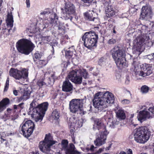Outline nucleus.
<instances>
[{
    "instance_id": "nucleus-1",
    "label": "nucleus",
    "mask_w": 154,
    "mask_h": 154,
    "mask_svg": "<svg viewBox=\"0 0 154 154\" xmlns=\"http://www.w3.org/2000/svg\"><path fill=\"white\" fill-rule=\"evenodd\" d=\"M100 94V92H98L95 94L93 100V105L100 111H104V109L113 103L114 97L112 93L108 91L102 95Z\"/></svg>"
},
{
    "instance_id": "nucleus-2",
    "label": "nucleus",
    "mask_w": 154,
    "mask_h": 154,
    "mask_svg": "<svg viewBox=\"0 0 154 154\" xmlns=\"http://www.w3.org/2000/svg\"><path fill=\"white\" fill-rule=\"evenodd\" d=\"M147 27L145 25H143L142 24L136 25L134 28V29L136 30L133 32L134 35H135L137 32L138 35L137 38L134 41V44L135 46L138 48H140L142 46L146 45L148 46H152L153 44V42L150 38L149 36L147 34L140 35L143 32V31L145 30Z\"/></svg>"
},
{
    "instance_id": "nucleus-3",
    "label": "nucleus",
    "mask_w": 154,
    "mask_h": 154,
    "mask_svg": "<svg viewBox=\"0 0 154 154\" xmlns=\"http://www.w3.org/2000/svg\"><path fill=\"white\" fill-rule=\"evenodd\" d=\"M34 104L33 101L30 104L29 114L31 115L32 117L34 119L36 122H41L43 119L44 115L48 109V103L47 102L43 103L33 108V105Z\"/></svg>"
},
{
    "instance_id": "nucleus-4",
    "label": "nucleus",
    "mask_w": 154,
    "mask_h": 154,
    "mask_svg": "<svg viewBox=\"0 0 154 154\" xmlns=\"http://www.w3.org/2000/svg\"><path fill=\"white\" fill-rule=\"evenodd\" d=\"M139 64L136 59L134 60L131 69V71L136 76L144 77L152 73V68L149 64H145L140 66L139 68Z\"/></svg>"
},
{
    "instance_id": "nucleus-5",
    "label": "nucleus",
    "mask_w": 154,
    "mask_h": 154,
    "mask_svg": "<svg viewBox=\"0 0 154 154\" xmlns=\"http://www.w3.org/2000/svg\"><path fill=\"white\" fill-rule=\"evenodd\" d=\"M111 53L118 67L122 69L128 66L125 58V53L119 47H115L111 50Z\"/></svg>"
},
{
    "instance_id": "nucleus-6",
    "label": "nucleus",
    "mask_w": 154,
    "mask_h": 154,
    "mask_svg": "<svg viewBox=\"0 0 154 154\" xmlns=\"http://www.w3.org/2000/svg\"><path fill=\"white\" fill-rule=\"evenodd\" d=\"M134 135V140L137 143L144 144L149 139L151 132L146 126H142L135 129Z\"/></svg>"
},
{
    "instance_id": "nucleus-7",
    "label": "nucleus",
    "mask_w": 154,
    "mask_h": 154,
    "mask_svg": "<svg viewBox=\"0 0 154 154\" xmlns=\"http://www.w3.org/2000/svg\"><path fill=\"white\" fill-rule=\"evenodd\" d=\"M35 45L30 41L25 39L19 40L16 43L18 51L25 55H28L35 47Z\"/></svg>"
},
{
    "instance_id": "nucleus-8",
    "label": "nucleus",
    "mask_w": 154,
    "mask_h": 154,
    "mask_svg": "<svg viewBox=\"0 0 154 154\" xmlns=\"http://www.w3.org/2000/svg\"><path fill=\"white\" fill-rule=\"evenodd\" d=\"M98 36L94 32H85L82 37L84 46L88 49L96 47Z\"/></svg>"
},
{
    "instance_id": "nucleus-9",
    "label": "nucleus",
    "mask_w": 154,
    "mask_h": 154,
    "mask_svg": "<svg viewBox=\"0 0 154 154\" xmlns=\"http://www.w3.org/2000/svg\"><path fill=\"white\" fill-rule=\"evenodd\" d=\"M82 76L85 79L87 78L88 73L85 69H79L72 70L68 75V78L70 80L78 84L82 83Z\"/></svg>"
},
{
    "instance_id": "nucleus-10",
    "label": "nucleus",
    "mask_w": 154,
    "mask_h": 154,
    "mask_svg": "<svg viewBox=\"0 0 154 154\" xmlns=\"http://www.w3.org/2000/svg\"><path fill=\"white\" fill-rule=\"evenodd\" d=\"M86 99L85 98L82 99H73L69 102V107L70 111L73 113H78L80 114L84 115V112H83L82 108L83 104L86 102Z\"/></svg>"
},
{
    "instance_id": "nucleus-11",
    "label": "nucleus",
    "mask_w": 154,
    "mask_h": 154,
    "mask_svg": "<svg viewBox=\"0 0 154 154\" xmlns=\"http://www.w3.org/2000/svg\"><path fill=\"white\" fill-rule=\"evenodd\" d=\"M61 10L63 18L65 20L70 19L72 21V15L75 12V8L73 4L69 2H67L65 3L64 7L61 8Z\"/></svg>"
},
{
    "instance_id": "nucleus-12",
    "label": "nucleus",
    "mask_w": 154,
    "mask_h": 154,
    "mask_svg": "<svg viewBox=\"0 0 154 154\" xmlns=\"http://www.w3.org/2000/svg\"><path fill=\"white\" fill-rule=\"evenodd\" d=\"M22 126L20 133L24 137L28 138L32 133L35 127V125L31 120H28L21 125Z\"/></svg>"
},
{
    "instance_id": "nucleus-13",
    "label": "nucleus",
    "mask_w": 154,
    "mask_h": 154,
    "mask_svg": "<svg viewBox=\"0 0 154 154\" xmlns=\"http://www.w3.org/2000/svg\"><path fill=\"white\" fill-rule=\"evenodd\" d=\"M9 74L11 76L18 80L22 79H26L28 75V70L25 68L19 70L17 69L11 68L9 71Z\"/></svg>"
},
{
    "instance_id": "nucleus-14",
    "label": "nucleus",
    "mask_w": 154,
    "mask_h": 154,
    "mask_svg": "<svg viewBox=\"0 0 154 154\" xmlns=\"http://www.w3.org/2000/svg\"><path fill=\"white\" fill-rule=\"evenodd\" d=\"M6 25L2 26V32L6 35H9L10 30L13 26L14 22L13 18L11 12L8 13L6 19Z\"/></svg>"
},
{
    "instance_id": "nucleus-15",
    "label": "nucleus",
    "mask_w": 154,
    "mask_h": 154,
    "mask_svg": "<svg viewBox=\"0 0 154 154\" xmlns=\"http://www.w3.org/2000/svg\"><path fill=\"white\" fill-rule=\"evenodd\" d=\"M104 119L106 121L108 126L111 128H114L118 124L116 119H114L112 112L108 111L104 116Z\"/></svg>"
},
{
    "instance_id": "nucleus-16",
    "label": "nucleus",
    "mask_w": 154,
    "mask_h": 154,
    "mask_svg": "<svg viewBox=\"0 0 154 154\" xmlns=\"http://www.w3.org/2000/svg\"><path fill=\"white\" fill-rule=\"evenodd\" d=\"M107 131H102L99 134L94 141V144L96 146H100L106 143L107 136L109 134Z\"/></svg>"
},
{
    "instance_id": "nucleus-17",
    "label": "nucleus",
    "mask_w": 154,
    "mask_h": 154,
    "mask_svg": "<svg viewBox=\"0 0 154 154\" xmlns=\"http://www.w3.org/2000/svg\"><path fill=\"white\" fill-rule=\"evenodd\" d=\"M153 15L151 6L149 5L143 6L142 9L140 18L142 19L147 20L151 18Z\"/></svg>"
},
{
    "instance_id": "nucleus-18",
    "label": "nucleus",
    "mask_w": 154,
    "mask_h": 154,
    "mask_svg": "<svg viewBox=\"0 0 154 154\" xmlns=\"http://www.w3.org/2000/svg\"><path fill=\"white\" fill-rule=\"evenodd\" d=\"M103 4L105 7V12L107 17H110L115 14L116 10L112 6L110 5V3L104 1Z\"/></svg>"
},
{
    "instance_id": "nucleus-19",
    "label": "nucleus",
    "mask_w": 154,
    "mask_h": 154,
    "mask_svg": "<svg viewBox=\"0 0 154 154\" xmlns=\"http://www.w3.org/2000/svg\"><path fill=\"white\" fill-rule=\"evenodd\" d=\"M70 122L69 123V125L74 128H79L81 127L83 124V119H75L72 118L69 119Z\"/></svg>"
},
{
    "instance_id": "nucleus-20",
    "label": "nucleus",
    "mask_w": 154,
    "mask_h": 154,
    "mask_svg": "<svg viewBox=\"0 0 154 154\" xmlns=\"http://www.w3.org/2000/svg\"><path fill=\"white\" fill-rule=\"evenodd\" d=\"M93 128L94 130H100L101 132L102 131H107L105 125L100 119H96L95 120Z\"/></svg>"
},
{
    "instance_id": "nucleus-21",
    "label": "nucleus",
    "mask_w": 154,
    "mask_h": 154,
    "mask_svg": "<svg viewBox=\"0 0 154 154\" xmlns=\"http://www.w3.org/2000/svg\"><path fill=\"white\" fill-rule=\"evenodd\" d=\"M152 115L147 111L143 110L140 111L137 116L138 119L140 121H143L151 118Z\"/></svg>"
},
{
    "instance_id": "nucleus-22",
    "label": "nucleus",
    "mask_w": 154,
    "mask_h": 154,
    "mask_svg": "<svg viewBox=\"0 0 154 154\" xmlns=\"http://www.w3.org/2000/svg\"><path fill=\"white\" fill-rule=\"evenodd\" d=\"M62 87V90L64 91L70 92L72 90V85L69 80L66 79L63 82Z\"/></svg>"
},
{
    "instance_id": "nucleus-23",
    "label": "nucleus",
    "mask_w": 154,
    "mask_h": 154,
    "mask_svg": "<svg viewBox=\"0 0 154 154\" xmlns=\"http://www.w3.org/2000/svg\"><path fill=\"white\" fill-rule=\"evenodd\" d=\"M96 14L93 11H89L84 13L85 18L88 20L91 21H94V20L97 19V18L94 16Z\"/></svg>"
},
{
    "instance_id": "nucleus-24",
    "label": "nucleus",
    "mask_w": 154,
    "mask_h": 154,
    "mask_svg": "<svg viewBox=\"0 0 154 154\" xmlns=\"http://www.w3.org/2000/svg\"><path fill=\"white\" fill-rule=\"evenodd\" d=\"M66 154H80V152L75 149V146L73 144L70 145L69 148L66 149Z\"/></svg>"
},
{
    "instance_id": "nucleus-25",
    "label": "nucleus",
    "mask_w": 154,
    "mask_h": 154,
    "mask_svg": "<svg viewBox=\"0 0 154 154\" xmlns=\"http://www.w3.org/2000/svg\"><path fill=\"white\" fill-rule=\"evenodd\" d=\"M9 103V100L7 98L4 99L0 102V112L5 109Z\"/></svg>"
},
{
    "instance_id": "nucleus-26",
    "label": "nucleus",
    "mask_w": 154,
    "mask_h": 154,
    "mask_svg": "<svg viewBox=\"0 0 154 154\" xmlns=\"http://www.w3.org/2000/svg\"><path fill=\"white\" fill-rule=\"evenodd\" d=\"M117 117L119 119H124L125 118V115L124 110L121 108H119L116 112Z\"/></svg>"
},
{
    "instance_id": "nucleus-27",
    "label": "nucleus",
    "mask_w": 154,
    "mask_h": 154,
    "mask_svg": "<svg viewBox=\"0 0 154 154\" xmlns=\"http://www.w3.org/2000/svg\"><path fill=\"white\" fill-rule=\"evenodd\" d=\"M75 52V50L73 49V47L69 48L68 50L65 51V55L66 57L70 58Z\"/></svg>"
},
{
    "instance_id": "nucleus-28",
    "label": "nucleus",
    "mask_w": 154,
    "mask_h": 154,
    "mask_svg": "<svg viewBox=\"0 0 154 154\" xmlns=\"http://www.w3.org/2000/svg\"><path fill=\"white\" fill-rule=\"evenodd\" d=\"M68 144V141L66 140H63L61 143V147L62 150H64L65 151L66 149L69 148L67 147Z\"/></svg>"
},
{
    "instance_id": "nucleus-29",
    "label": "nucleus",
    "mask_w": 154,
    "mask_h": 154,
    "mask_svg": "<svg viewBox=\"0 0 154 154\" xmlns=\"http://www.w3.org/2000/svg\"><path fill=\"white\" fill-rule=\"evenodd\" d=\"M42 54L40 52L36 51L33 55V59L34 61H35L37 60H39L41 58Z\"/></svg>"
},
{
    "instance_id": "nucleus-30",
    "label": "nucleus",
    "mask_w": 154,
    "mask_h": 154,
    "mask_svg": "<svg viewBox=\"0 0 154 154\" xmlns=\"http://www.w3.org/2000/svg\"><path fill=\"white\" fill-rule=\"evenodd\" d=\"M55 74L52 73L50 74V76L48 78V84L50 85H52L54 84V82Z\"/></svg>"
},
{
    "instance_id": "nucleus-31",
    "label": "nucleus",
    "mask_w": 154,
    "mask_h": 154,
    "mask_svg": "<svg viewBox=\"0 0 154 154\" xmlns=\"http://www.w3.org/2000/svg\"><path fill=\"white\" fill-rule=\"evenodd\" d=\"M37 85L40 88H44L47 86V84L42 80H38L37 83Z\"/></svg>"
},
{
    "instance_id": "nucleus-32",
    "label": "nucleus",
    "mask_w": 154,
    "mask_h": 154,
    "mask_svg": "<svg viewBox=\"0 0 154 154\" xmlns=\"http://www.w3.org/2000/svg\"><path fill=\"white\" fill-rule=\"evenodd\" d=\"M52 116L55 119L57 120L59 119L60 117L59 113L57 110L55 109L53 111L52 113Z\"/></svg>"
},
{
    "instance_id": "nucleus-33",
    "label": "nucleus",
    "mask_w": 154,
    "mask_h": 154,
    "mask_svg": "<svg viewBox=\"0 0 154 154\" xmlns=\"http://www.w3.org/2000/svg\"><path fill=\"white\" fill-rule=\"evenodd\" d=\"M42 42H41V44L43 42L45 43H48V42H49L51 40V38L50 36H43L42 37Z\"/></svg>"
},
{
    "instance_id": "nucleus-34",
    "label": "nucleus",
    "mask_w": 154,
    "mask_h": 154,
    "mask_svg": "<svg viewBox=\"0 0 154 154\" xmlns=\"http://www.w3.org/2000/svg\"><path fill=\"white\" fill-rule=\"evenodd\" d=\"M149 90V87L146 85H144L141 88V91L143 94H146L147 93Z\"/></svg>"
},
{
    "instance_id": "nucleus-35",
    "label": "nucleus",
    "mask_w": 154,
    "mask_h": 154,
    "mask_svg": "<svg viewBox=\"0 0 154 154\" xmlns=\"http://www.w3.org/2000/svg\"><path fill=\"white\" fill-rule=\"evenodd\" d=\"M43 29L46 28L49 25V21L48 20L45 19L43 20Z\"/></svg>"
},
{
    "instance_id": "nucleus-36",
    "label": "nucleus",
    "mask_w": 154,
    "mask_h": 154,
    "mask_svg": "<svg viewBox=\"0 0 154 154\" xmlns=\"http://www.w3.org/2000/svg\"><path fill=\"white\" fill-rule=\"evenodd\" d=\"M51 13V10L49 9L45 10L40 13V15L43 16H46Z\"/></svg>"
},
{
    "instance_id": "nucleus-37",
    "label": "nucleus",
    "mask_w": 154,
    "mask_h": 154,
    "mask_svg": "<svg viewBox=\"0 0 154 154\" xmlns=\"http://www.w3.org/2000/svg\"><path fill=\"white\" fill-rule=\"evenodd\" d=\"M9 78H8L7 79L5 85L4 89V91H6L8 89L9 86Z\"/></svg>"
},
{
    "instance_id": "nucleus-38",
    "label": "nucleus",
    "mask_w": 154,
    "mask_h": 154,
    "mask_svg": "<svg viewBox=\"0 0 154 154\" xmlns=\"http://www.w3.org/2000/svg\"><path fill=\"white\" fill-rule=\"evenodd\" d=\"M147 56L148 59L154 62V53L147 55Z\"/></svg>"
},
{
    "instance_id": "nucleus-39",
    "label": "nucleus",
    "mask_w": 154,
    "mask_h": 154,
    "mask_svg": "<svg viewBox=\"0 0 154 154\" xmlns=\"http://www.w3.org/2000/svg\"><path fill=\"white\" fill-rule=\"evenodd\" d=\"M148 110L151 113L152 115L154 116V106L150 107L148 109Z\"/></svg>"
},
{
    "instance_id": "nucleus-40",
    "label": "nucleus",
    "mask_w": 154,
    "mask_h": 154,
    "mask_svg": "<svg viewBox=\"0 0 154 154\" xmlns=\"http://www.w3.org/2000/svg\"><path fill=\"white\" fill-rule=\"evenodd\" d=\"M22 97L24 101L26 100L29 98V96L27 94H24Z\"/></svg>"
},
{
    "instance_id": "nucleus-41",
    "label": "nucleus",
    "mask_w": 154,
    "mask_h": 154,
    "mask_svg": "<svg viewBox=\"0 0 154 154\" xmlns=\"http://www.w3.org/2000/svg\"><path fill=\"white\" fill-rule=\"evenodd\" d=\"M121 103L123 104H128L130 103V101L128 99H124L121 101Z\"/></svg>"
},
{
    "instance_id": "nucleus-42",
    "label": "nucleus",
    "mask_w": 154,
    "mask_h": 154,
    "mask_svg": "<svg viewBox=\"0 0 154 154\" xmlns=\"http://www.w3.org/2000/svg\"><path fill=\"white\" fill-rule=\"evenodd\" d=\"M116 42V40L115 39L112 38L110 39L108 41V43L109 44H113Z\"/></svg>"
},
{
    "instance_id": "nucleus-43",
    "label": "nucleus",
    "mask_w": 154,
    "mask_h": 154,
    "mask_svg": "<svg viewBox=\"0 0 154 154\" xmlns=\"http://www.w3.org/2000/svg\"><path fill=\"white\" fill-rule=\"evenodd\" d=\"M11 111V109L9 108L7 109V114H6V112L5 113V114L6 115V116L7 117H8L9 116V115H10V113Z\"/></svg>"
},
{
    "instance_id": "nucleus-44",
    "label": "nucleus",
    "mask_w": 154,
    "mask_h": 154,
    "mask_svg": "<svg viewBox=\"0 0 154 154\" xmlns=\"http://www.w3.org/2000/svg\"><path fill=\"white\" fill-rule=\"evenodd\" d=\"M25 2L26 5V8H29L30 7V0H26Z\"/></svg>"
},
{
    "instance_id": "nucleus-45",
    "label": "nucleus",
    "mask_w": 154,
    "mask_h": 154,
    "mask_svg": "<svg viewBox=\"0 0 154 154\" xmlns=\"http://www.w3.org/2000/svg\"><path fill=\"white\" fill-rule=\"evenodd\" d=\"M69 64H70V62L68 61L67 62H64L63 63V64L64 65V66L65 68H66L67 67V66H68Z\"/></svg>"
},
{
    "instance_id": "nucleus-46",
    "label": "nucleus",
    "mask_w": 154,
    "mask_h": 154,
    "mask_svg": "<svg viewBox=\"0 0 154 154\" xmlns=\"http://www.w3.org/2000/svg\"><path fill=\"white\" fill-rule=\"evenodd\" d=\"M85 3H91L94 0H81Z\"/></svg>"
},
{
    "instance_id": "nucleus-47",
    "label": "nucleus",
    "mask_w": 154,
    "mask_h": 154,
    "mask_svg": "<svg viewBox=\"0 0 154 154\" xmlns=\"http://www.w3.org/2000/svg\"><path fill=\"white\" fill-rule=\"evenodd\" d=\"M127 153V154H133L132 150L130 149H128Z\"/></svg>"
},
{
    "instance_id": "nucleus-48",
    "label": "nucleus",
    "mask_w": 154,
    "mask_h": 154,
    "mask_svg": "<svg viewBox=\"0 0 154 154\" xmlns=\"http://www.w3.org/2000/svg\"><path fill=\"white\" fill-rule=\"evenodd\" d=\"M72 19L71 21L73 22V23H74L76 21H77V20L78 19V17L77 16H75V17L74 18H73L72 17Z\"/></svg>"
},
{
    "instance_id": "nucleus-49",
    "label": "nucleus",
    "mask_w": 154,
    "mask_h": 154,
    "mask_svg": "<svg viewBox=\"0 0 154 154\" xmlns=\"http://www.w3.org/2000/svg\"><path fill=\"white\" fill-rule=\"evenodd\" d=\"M39 63L42 64V66H45L46 64L45 61L44 60H40Z\"/></svg>"
},
{
    "instance_id": "nucleus-50",
    "label": "nucleus",
    "mask_w": 154,
    "mask_h": 154,
    "mask_svg": "<svg viewBox=\"0 0 154 154\" xmlns=\"http://www.w3.org/2000/svg\"><path fill=\"white\" fill-rule=\"evenodd\" d=\"M24 101L23 100V98H22V96L21 97L19 98L17 100V102H20L21 101Z\"/></svg>"
},
{
    "instance_id": "nucleus-51",
    "label": "nucleus",
    "mask_w": 154,
    "mask_h": 154,
    "mask_svg": "<svg viewBox=\"0 0 154 154\" xmlns=\"http://www.w3.org/2000/svg\"><path fill=\"white\" fill-rule=\"evenodd\" d=\"M13 94L15 96H17L18 95V91L16 90L13 91Z\"/></svg>"
},
{
    "instance_id": "nucleus-52",
    "label": "nucleus",
    "mask_w": 154,
    "mask_h": 154,
    "mask_svg": "<svg viewBox=\"0 0 154 154\" xmlns=\"http://www.w3.org/2000/svg\"><path fill=\"white\" fill-rule=\"evenodd\" d=\"M23 104L24 103H22L18 105V106L19 107V108L20 107V108H23L22 106Z\"/></svg>"
},
{
    "instance_id": "nucleus-53",
    "label": "nucleus",
    "mask_w": 154,
    "mask_h": 154,
    "mask_svg": "<svg viewBox=\"0 0 154 154\" xmlns=\"http://www.w3.org/2000/svg\"><path fill=\"white\" fill-rule=\"evenodd\" d=\"M94 146L93 145H91V146L90 148V149L91 151H93L94 150Z\"/></svg>"
},
{
    "instance_id": "nucleus-54",
    "label": "nucleus",
    "mask_w": 154,
    "mask_h": 154,
    "mask_svg": "<svg viewBox=\"0 0 154 154\" xmlns=\"http://www.w3.org/2000/svg\"><path fill=\"white\" fill-rule=\"evenodd\" d=\"M137 9H135L134 8H132L130 9V11H135V12H136V11H137Z\"/></svg>"
},
{
    "instance_id": "nucleus-55",
    "label": "nucleus",
    "mask_w": 154,
    "mask_h": 154,
    "mask_svg": "<svg viewBox=\"0 0 154 154\" xmlns=\"http://www.w3.org/2000/svg\"><path fill=\"white\" fill-rule=\"evenodd\" d=\"M52 49L51 50V52L52 53V54H53L54 53V47L53 46H52Z\"/></svg>"
},
{
    "instance_id": "nucleus-56",
    "label": "nucleus",
    "mask_w": 154,
    "mask_h": 154,
    "mask_svg": "<svg viewBox=\"0 0 154 154\" xmlns=\"http://www.w3.org/2000/svg\"><path fill=\"white\" fill-rule=\"evenodd\" d=\"M29 154H39V153L38 152H30Z\"/></svg>"
},
{
    "instance_id": "nucleus-57",
    "label": "nucleus",
    "mask_w": 154,
    "mask_h": 154,
    "mask_svg": "<svg viewBox=\"0 0 154 154\" xmlns=\"http://www.w3.org/2000/svg\"><path fill=\"white\" fill-rule=\"evenodd\" d=\"M119 154H126V153L124 151L121 152Z\"/></svg>"
},
{
    "instance_id": "nucleus-58",
    "label": "nucleus",
    "mask_w": 154,
    "mask_h": 154,
    "mask_svg": "<svg viewBox=\"0 0 154 154\" xmlns=\"http://www.w3.org/2000/svg\"><path fill=\"white\" fill-rule=\"evenodd\" d=\"M111 147V146H109L108 147H106V150H109V149H110Z\"/></svg>"
},
{
    "instance_id": "nucleus-59",
    "label": "nucleus",
    "mask_w": 154,
    "mask_h": 154,
    "mask_svg": "<svg viewBox=\"0 0 154 154\" xmlns=\"http://www.w3.org/2000/svg\"><path fill=\"white\" fill-rule=\"evenodd\" d=\"M17 108H19V107L18 106V105H15L14 106V109H17Z\"/></svg>"
},
{
    "instance_id": "nucleus-60",
    "label": "nucleus",
    "mask_w": 154,
    "mask_h": 154,
    "mask_svg": "<svg viewBox=\"0 0 154 154\" xmlns=\"http://www.w3.org/2000/svg\"><path fill=\"white\" fill-rule=\"evenodd\" d=\"M17 116H16V117H15V118H12L11 119L13 120H14L15 119H17Z\"/></svg>"
},
{
    "instance_id": "nucleus-61",
    "label": "nucleus",
    "mask_w": 154,
    "mask_h": 154,
    "mask_svg": "<svg viewBox=\"0 0 154 154\" xmlns=\"http://www.w3.org/2000/svg\"><path fill=\"white\" fill-rule=\"evenodd\" d=\"M5 139H3L2 138H1V142L2 143L4 141H5Z\"/></svg>"
},
{
    "instance_id": "nucleus-62",
    "label": "nucleus",
    "mask_w": 154,
    "mask_h": 154,
    "mask_svg": "<svg viewBox=\"0 0 154 154\" xmlns=\"http://www.w3.org/2000/svg\"><path fill=\"white\" fill-rule=\"evenodd\" d=\"M86 149L87 150V151H89V150H90V148H89L88 147V148H86Z\"/></svg>"
},
{
    "instance_id": "nucleus-63",
    "label": "nucleus",
    "mask_w": 154,
    "mask_h": 154,
    "mask_svg": "<svg viewBox=\"0 0 154 154\" xmlns=\"http://www.w3.org/2000/svg\"><path fill=\"white\" fill-rule=\"evenodd\" d=\"M129 81L128 80H127L125 82L126 83H127V84H128L129 83Z\"/></svg>"
},
{
    "instance_id": "nucleus-64",
    "label": "nucleus",
    "mask_w": 154,
    "mask_h": 154,
    "mask_svg": "<svg viewBox=\"0 0 154 154\" xmlns=\"http://www.w3.org/2000/svg\"><path fill=\"white\" fill-rule=\"evenodd\" d=\"M5 145L6 146H7L8 144V142L7 141H6L5 143Z\"/></svg>"
}]
</instances>
